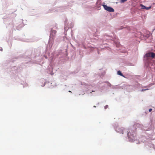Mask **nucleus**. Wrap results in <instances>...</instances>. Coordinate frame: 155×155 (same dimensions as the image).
I'll list each match as a JSON object with an SVG mask.
<instances>
[{
    "instance_id": "nucleus-8",
    "label": "nucleus",
    "mask_w": 155,
    "mask_h": 155,
    "mask_svg": "<svg viewBox=\"0 0 155 155\" xmlns=\"http://www.w3.org/2000/svg\"><path fill=\"white\" fill-rule=\"evenodd\" d=\"M151 8V6H150L149 7H146V9L147 10H148L150 9Z\"/></svg>"
},
{
    "instance_id": "nucleus-9",
    "label": "nucleus",
    "mask_w": 155,
    "mask_h": 155,
    "mask_svg": "<svg viewBox=\"0 0 155 155\" xmlns=\"http://www.w3.org/2000/svg\"><path fill=\"white\" fill-rule=\"evenodd\" d=\"M148 90V89H142V90H141V91H146L147 90Z\"/></svg>"
},
{
    "instance_id": "nucleus-5",
    "label": "nucleus",
    "mask_w": 155,
    "mask_h": 155,
    "mask_svg": "<svg viewBox=\"0 0 155 155\" xmlns=\"http://www.w3.org/2000/svg\"><path fill=\"white\" fill-rule=\"evenodd\" d=\"M117 74L118 75H120L124 77V76L123 75V74L121 73V71H117Z\"/></svg>"
},
{
    "instance_id": "nucleus-6",
    "label": "nucleus",
    "mask_w": 155,
    "mask_h": 155,
    "mask_svg": "<svg viewBox=\"0 0 155 155\" xmlns=\"http://www.w3.org/2000/svg\"><path fill=\"white\" fill-rule=\"evenodd\" d=\"M140 6L141 7V8L142 9H146V7L145 6H144V5H143L141 4Z\"/></svg>"
},
{
    "instance_id": "nucleus-12",
    "label": "nucleus",
    "mask_w": 155,
    "mask_h": 155,
    "mask_svg": "<svg viewBox=\"0 0 155 155\" xmlns=\"http://www.w3.org/2000/svg\"><path fill=\"white\" fill-rule=\"evenodd\" d=\"M0 51H2V48L1 47H0Z\"/></svg>"
},
{
    "instance_id": "nucleus-2",
    "label": "nucleus",
    "mask_w": 155,
    "mask_h": 155,
    "mask_svg": "<svg viewBox=\"0 0 155 155\" xmlns=\"http://www.w3.org/2000/svg\"><path fill=\"white\" fill-rule=\"evenodd\" d=\"M155 56V54L153 52H149L147 53L145 55L146 57H151L152 58H153Z\"/></svg>"
},
{
    "instance_id": "nucleus-7",
    "label": "nucleus",
    "mask_w": 155,
    "mask_h": 155,
    "mask_svg": "<svg viewBox=\"0 0 155 155\" xmlns=\"http://www.w3.org/2000/svg\"><path fill=\"white\" fill-rule=\"evenodd\" d=\"M127 0H120V2L121 3H124V2H125Z\"/></svg>"
},
{
    "instance_id": "nucleus-3",
    "label": "nucleus",
    "mask_w": 155,
    "mask_h": 155,
    "mask_svg": "<svg viewBox=\"0 0 155 155\" xmlns=\"http://www.w3.org/2000/svg\"><path fill=\"white\" fill-rule=\"evenodd\" d=\"M117 132L121 134H123V129L122 128L117 127L116 128Z\"/></svg>"
},
{
    "instance_id": "nucleus-14",
    "label": "nucleus",
    "mask_w": 155,
    "mask_h": 155,
    "mask_svg": "<svg viewBox=\"0 0 155 155\" xmlns=\"http://www.w3.org/2000/svg\"><path fill=\"white\" fill-rule=\"evenodd\" d=\"M69 92H71V91H69Z\"/></svg>"
},
{
    "instance_id": "nucleus-4",
    "label": "nucleus",
    "mask_w": 155,
    "mask_h": 155,
    "mask_svg": "<svg viewBox=\"0 0 155 155\" xmlns=\"http://www.w3.org/2000/svg\"><path fill=\"white\" fill-rule=\"evenodd\" d=\"M135 134L134 132H133L132 134L130 131L127 133L128 136L131 138H132L133 137H134V135Z\"/></svg>"
},
{
    "instance_id": "nucleus-1",
    "label": "nucleus",
    "mask_w": 155,
    "mask_h": 155,
    "mask_svg": "<svg viewBox=\"0 0 155 155\" xmlns=\"http://www.w3.org/2000/svg\"><path fill=\"white\" fill-rule=\"evenodd\" d=\"M102 6L105 10L108 12H114V10L111 7L107 6V5H103Z\"/></svg>"
},
{
    "instance_id": "nucleus-10",
    "label": "nucleus",
    "mask_w": 155,
    "mask_h": 155,
    "mask_svg": "<svg viewBox=\"0 0 155 155\" xmlns=\"http://www.w3.org/2000/svg\"><path fill=\"white\" fill-rule=\"evenodd\" d=\"M108 107V106L107 105H106L105 107V109H106L107 108V107Z\"/></svg>"
},
{
    "instance_id": "nucleus-11",
    "label": "nucleus",
    "mask_w": 155,
    "mask_h": 155,
    "mask_svg": "<svg viewBox=\"0 0 155 155\" xmlns=\"http://www.w3.org/2000/svg\"><path fill=\"white\" fill-rule=\"evenodd\" d=\"M152 110V109L151 108L149 110V111L150 112H151Z\"/></svg>"
},
{
    "instance_id": "nucleus-15",
    "label": "nucleus",
    "mask_w": 155,
    "mask_h": 155,
    "mask_svg": "<svg viewBox=\"0 0 155 155\" xmlns=\"http://www.w3.org/2000/svg\"><path fill=\"white\" fill-rule=\"evenodd\" d=\"M154 30H155V28H154Z\"/></svg>"
},
{
    "instance_id": "nucleus-13",
    "label": "nucleus",
    "mask_w": 155,
    "mask_h": 155,
    "mask_svg": "<svg viewBox=\"0 0 155 155\" xmlns=\"http://www.w3.org/2000/svg\"><path fill=\"white\" fill-rule=\"evenodd\" d=\"M54 33H56V31H54Z\"/></svg>"
}]
</instances>
